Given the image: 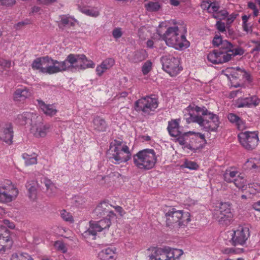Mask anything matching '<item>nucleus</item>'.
<instances>
[{
  "label": "nucleus",
  "instance_id": "obj_42",
  "mask_svg": "<svg viewBox=\"0 0 260 260\" xmlns=\"http://www.w3.org/2000/svg\"><path fill=\"white\" fill-rule=\"evenodd\" d=\"M182 168H187L191 170H196L199 168V165L194 161L186 159L181 166Z\"/></svg>",
  "mask_w": 260,
  "mask_h": 260
},
{
  "label": "nucleus",
  "instance_id": "obj_19",
  "mask_svg": "<svg viewBox=\"0 0 260 260\" xmlns=\"http://www.w3.org/2000/svg\"><path fill=\"white\" fill-rule=\"evenodd\" d=\"M66 71H69L68 56L63 61H58L52 58L48 75L55 74Z\"/></svg>",
  "mask_w": 260,
  "mask_h": 260
},
{
  "label": "nucleus",
  "instance_id": "obj_13",
  "mask_svg": "<svg viewBox=\"0 0 260 260\" xmlns=\"http://www.w3.org/2000/svg\"><path fill=\"white\" fill-rule=\"evenodd\" d=\"M250 236V231L248 227L239 225L233 231L232 244L234 246H244Z\"/></svg>",
  "mask_w": 260,
  "mask_h": 260
},
{
  "label": "nucleus",
  "instance_id": "obj_61",
  "mask_svg": "<svg viewBox=\"0 0 260 260\" xmlns=\"http://www.w3.org/2000/svg\"><path fill=\"white\" fill-rule=\"evenodd\" d=\"M210 2L207 1H204L202 2L201 7L202 9L206 10L208 12V9L209 8Z\"/></svg>",
  "mask_w": 260,
  "mask_h": 260
},
{
  "label": "nucleus",
  "instance_id": "obj_34",
  "mask_svg": "<svg viewBox=\"0 0 260 260\" xmlns=\"http://www.w3.org/2000/svg\"><path fill=\"white\" fill-rule=\"evenodd\" d=\"M239 175V172L234 168L226 169L223 174L224 180L228 183L233 182Z\"/></svg>",
  "mask_w": 260,
  "mask_h": 260
},
{
  "label": "nucleus",
  "instance_id": "obj_56",
  "mask_svg": "<svg viewBox=\"0 0 260 260\" xmlns=\"http://www.w3.org/2000/svg\"><path fill=\"white\" fill-rule=\"evenodd\" d=\"M15 3V0H0V5L4 6H11Z\"/></svg>",
  "mask_w": 260,
  "mask_h": 260
},
{
  "label": "nucleus",
  "instance_id": "obj_46",
  "mask_svg": "<svg viewBox=\"0 0 260 260\" xmlns=\"http://www.w3.org/2000/svg\"><path fill=\"white\" fill-rule=\"evenodd\" d=\"M54 246L57 250L62 253H65L67 251V248L66 245L61 241H56L54 244Z\"/></svg>",
  "mask_w": 260,
  "mask_h": 260
},
{
  "label": "nucleus",
  "instance_id": "obj_35",
  "mask_svg": "<svg viewBox=\"0 0 260 260\" xmlns=\"http://www.w3.org/2000/svg\"><path fill=\"white\" fill-rule=\"evenodd\" d=\"M236 71L240 72L242 74L243 78L248 83H250L252 81L250 75L245 71L242 70L239 67H237L236 68H232L226 69V72L228 73H231L232 76L235 78H237V76L235 74Z\"/></svg>",
  "mask_w": 260,
  "mask_h": 260
},
{
  "label": "nucleus",
  "instance_id": "obj_43",
  "mask_svg": "<svg viewBox=\"0 0 260 260\" xmlns=\"http://www.w3.org/2000/svg\"><path fill=\"white\" fill-rule=\"evenodd\" d=\"M145 7L148 11L154 12L158 11L160 7V4L157 2H150L145 4Z\"/></svg>",
  "mask_w": 260,
  "mask_h": 260
},
{
  "label": "nucleus",
  "instance_id": "obj_1",
  "mask_svg": "<svg viewBox=\"0 0 260 260\" xmlns=\"http://www.w3.org/2000/svg\"><path fill=\"white\" fill-rule=\"evenodd\" d=\"M182 27L184 28L180 23L175 20H171L161 22L157 31L168 46L182 50L190 45L186 38L185 29L183 30Z\"/></svg>",
  "mask_w": 260,
  "mask_h": 260
},
{
  "label": "nucleus",
  "instance_id": "obj_55",
  "mask_svg": "<svg viewBox=\"0 0 260 260\" xmlns=\"http://www.w3.org/2000/svg\"><path fill=\"white\" fill-rule=\"evenodd\" d=\"M216 26L217 29L221 32L225 31V24L224 22H222L220 21H218L216 23Z\"/></svg>",
  "mask_w": 260,
  "mask_h": 260
},
{
  "label": "nucleus",
  "instance_id": "obj_14",
  "mask_svg": "<svg viewBox=\"0 0 260 260\" xmlns=\"http://www.w3.org/2000/svg\"><path fill=\"white\" fill-rule=\"evenodd\" d=\"M185 136L189 137L188 149L194 151L202 148L207 143L205 135L201 133L189 131Z\"/></svg>",
  "mask_w": 260,
  "mask_h": 260
},
{
  "label": "nucleus",
  "instance_id": "obj_21",
  "mask_svg": "<svg viewBox=\"0 0 260 260\" xmlns=\"http://www.w3.org/2000/svg\"><path fill=\"white\" fill-rule=\"evenodd\" d=\"M111 206L108 203L103 201L96 207L93 211V214L99 217L106 215L110 218H114L116 215L113 211L110 210Z\"/></svg>",
  "mask_w": 260,
  "mask_h": 260
},
{
  "label": "nucleus",
  "instance_id": "obj_39",
  "mask_svg": "<svg viewBox=\"0 0 260 260\" xmlns=\"http://www.w3.org/2000/svg\"><path fill=\"white\" fill-rule=\"evenodd\" d=\"M11 260H34L30 255L26 252H17L13 253Z\"/></svg>",
  "mask_w": 260,
  "mask_h": 260
},
{
  "label": "nucleus",
  "instance_id": "obj_16",
  "mask_svg": "<svg viewBox=\"0 0 260 260\" xmlns=\"http://www.w3.org/2000/svg\"><path fill=\"white\" fill-rule=\"evenodd\" d=\"M34 94L33 89L22 85H19L13 93V100L16 102L24 103Z\"/></svg>",
  "mask_w": 260,
  "mask_h": 260
},
{
  "label": "nucleus",
  "instance_id": "obj_12",
  "mask_svg": "<svg viewBox=\"0 0 260 260\" xmlns=\"http://www.w3.org/2000/svg\"><path fill=\"white\" fill-rule=\"evenodd\" d=\"M112 219L106 218L98 221H90V227L82 234L83 236L85 238L92 236V239H94L97 232H100L109 228L111 224V220Z\"/></svg>",
  "mask_w": 260,
  "mask_h": 260
},
{
  "label": "nucleus",
  "instance_id": "obj_17",
  "mask_svg": "<svg viewBox=\"0 0 260 260\" xmlns=\"http://www.w3.org/2000/svg\"><path fill=\"white\" fill-rule=\"evenodd\" d=\"M52 58L48 56L37 58L31 63L32 69L48 75Z\"/></svg>",
  "mask_w": 260,
  "mask_h": 260
},
{
  "label": "nucleus",
  "instance_id": "obj_47",
  "mask_svg": "<svg viewBox=\"0 0 260 260\" xmlns=\"http://www.w3.org/2000/svg\"><path fill=\"white\" fill-rule=\"evenodd\" d=\"M152 63L150 60L146 61L142 67V72L144 75H147L152 69Z\"/></svg>",
  "mask_w": 260,
  "mask_h": 260
},
{
  "label": "nucleus",
  "instance_id": "obj_4",
  "mask_svg": "<svg viewBox=\"0 0 260 260\" xmlns=\"http://www.w3.org/2000/svg\"><path fill=\"white\" fill-rule=\"evenodd\" d=\"M166 224L172 227L177 225L179 226L186 225L190 221V215L188 212L177 210L169 207L165 210Z\"/></svg>",
  "mask_w": 260,
  "mask_h": 260
},
{
  "label": "nucleus",
  "instance_id": "obj_9",
  "mask_svg": "<svg viewBox=\"0 0 260 260\" xmlns=\"http://www.w3.org/2000/svg\"><path fill=\"white\" fill-rule=\"evenodd\" d=\"M19 193L16 186L10 180L0 185V202L8 204L16 200Z\"/></svg>",
  "mask_w": 260,
  "mask_h": 260
},
{
  "label": "nucleus",
  "instance_id": "obj_57",
  "mask_svg": "<svg viewBox=\"0 0 260 260\" xmlns=\"http://www.w3.org/2000/svg\"><path fill=\"white\" fill-rule=\"evenodd\" d=\"M238 14L236 13H233L230 15L228 14L226 18L227 23L231 24L232 23L237 17Z\"/></svg>",
  "mask_w": 260,
  "mask_h": 260
},
{
  "label": "nucleus",
  "instance_id": "obj_20",
  "mask_svg": "<svg viewBox=\"0 0 260 260\" xmlns=\"http://www.w3.org/2000/svg\"><path fill=\"white\" fill-rule=\"evenodd\" d=\"M13 127L10 123H3L0 125V140L8 144L12 143L13 138Z\"/></svg>",
  "mask_w": 260,
  "mask_h": 260
},
{
  "label": "nucleus",
  "instance_id": "obj_53",
  "mask_svg": "<svg viewBox=\"0 0 260 260\" xmlns=\"http://www.w3.org/2000/svg\"><path fill=\"white\" fill-rule=\"evenodd\" d=\"M178 142L180 144L183 145L184 148L188 149L189 137H186L185 133L183 134V138H179Z\"/></svg>",
  "mask_w": 260,
  "mask_h": 260
},
{
  "label": "nucleus",
  "instance_id": "obj_10",
  "mask_svg": "<svg viewBox=\"0 0 260 260\" xmlns=\"http://www.w3.org/2000/svg\"><path fill=\"white\" fill-rule=\"evenodd\" d=\"M69 71L74 69L85 70L88 68H93L94 63L88 60L84 54H70L68 56Z\"/></svg>",
  "mask_w": 260,
  "mask_h": 260
},
{
  "label": "nucleus",
  "instance_id": "obj_49",
  "mask_svg": "<svg viewBox=\"0 0 260 260\" xmlns=\"http://www.w3.org/2000/svg\"><path fill=\"white\" fill-rule=\"evenodd\" d=\"M220 6L218 2H210V6L208 9L209 13L216 14L217 11L219 10Z\"/></svg>",
  "mask_w": 260,
  "mask_h": 260
},
{
  "label": "nucleus",
  "instance_id": "obj_24",
  "mask_svg": "<svg viewBox=\"0 0 260 260\" xmlns=\"http://www.w3.org/2000/svg\"><path fill=\"white\" fill-rule=\"evenodd\" d=\"M51 129L49 124L39 123L32 125L31 128V133L36 138H44Z\"/></svg>",
  "mask_w": 260,
  "mask_h": 260
},
{
  "label": "nucleus",
  "instance_id": "obj_5",
  "mask_svg": "<svg viewBox=\"0 0 260 260\" xmlns=\"http://www.w3.org/2000/svg\"><path fill=\"white\" fill-rule=\"evenodd\" d=\"M134 163L139 169L148 170L152 169L157 160L154 150L145 149L139 151L133 156Z\"/></svg>",
  "mask_w": 260,
  "mask_h": 260
},
{
  "label": "nucleus",
  "instance_id": "obj_50",
  "mask_svg": "<svg viewBox=\"0 0 260 260\" xmlns=\"http://www.w3.org/2000/svg\"><path fill=\"white\" fill-rule=\"evenodd\" d=\"M0 67L4 70H7L11 68V61L4 58H0Z\"/></svg>",
  "mask_w": 260,
  "mask_h": 260
},
{
  "label": "nucleus",
  "instance_id": "obj_31",
  "mask_svg": "<svg viewBox=\"0 0 260 260\" xmlns=\"http://www.w3.org/2000/svg\"><path fill=\"white\" fill-rule=\"evenodd\" d=\"M37 115L31 112H24L17 116V122L21 125H24L27 123H31L32 119L36 118Z\"/></svg>",
  "mask_w": 260,
  "mask_h": 260
},
{
  "label": "nucleus",
  "instance_id": "obj_54",
  "mask_svg": "<svg viewBox=\"0 0 260 260\" xmlns=\"http://www.w3.org/2000/svg\"><path fill=\"white\" fill-rule=\"evenodd\" d=\"M122 34V29L120 27H116L112 31V36L115 39H119Z\"/></svg>",
  "mask_w": 260,
  "mask_h": 260
},
{
  "label": "nucleus",
  "instance_id": "obj_60",
  "mask_svg": "<svg viewBox=\"0 0 260 260\" xmlns=\"http://www.w3.org/2000/svg\"><path fill=\"white\" fill-rule=\"evenodd\" d=\"M42 181L46 187V190L54 184L50 180L46 178H43Z\"/></svg>",
  "mask_w": 260,
  "mask_h": 260
},
{
  "label": "nucleus",
  "instance_id": "obj_23",
  "mask_svg": "<svg viewBox=\"0 0 260 260\" xmlns=\"http://www.w3.org/2000/svg\"><path fill=\"white\" fill-rule=\"evenodd\" d=\"M12 240L10 236L9 231L4 228H0V251H5L11 247Z\"/></svg>",
  "mask_w": 260,
  "mask_h": 260
},
{
  "label": "nucleus",
  "instance_id": "obj_11",
  "mask_svg": "<svg viewBox=\"0 0 260 260\" xmlns=\"http://www.w3.org/2000/svg\"><path fill=\"white\" fill-rule=\"evenodd\" d=\"M239 143L246 150H252L258 145L259 139L256 132L245 131L238 135Z\"/></svg>",
  "mask_w": 260,
  "mask_h": 260
},
{
  "label": "nucleus",
  "instance_id": "obj_45",
  "mask_svg": "<svg viewBox=\"0 0 260 260\" xmlns=\"http://www.w3.org/2000/svg\"><path fill=\"white\" fill-rule=\"evenodd\" d=\"M145 58V52L144 51H137L135 53L133 61L137 62L142 61Z\"/></svg>",
  "mask_w": 260,
  "mask_h": 260
},
{
  "label": "nucleus",
  "instance_id": "obj_28",
  "mask_svg": "<svg viewBox=\"0 0 260 260\" xmlns=\"http://www.w3.org/2000/svg\"><path fill=\"white\" fill-rule=\"evenodd\" d=\"M180 121V119H177L171 120L168 122L167 129L171 136L177 137L181 135L179 130Z\"/></svg>",
  "mask_w": 260,
  "mask_h": 260
},
{
  "label": "nucleus",
  "instance_id": "obj_36",
  "mask_svg": "<svg viewBox=\"0 0 260 260\" xmlns=\"http://www.w3.org/2000/svg\"><path fill=\"white\" fill-rule=\"evenodd\" d=\"M93 127L95 129L99 132H104L106 130L107 125L104 119L96 117L93 120Z\"/></svg>",
  "mask_w": 260,
  "mask_h": 260
},
{
  "label": "nucleus",
  "instance_id": "obj_8",
  "mask_svg": "<svg viewBox=\"0 0 260 260\" xmlns=\"http://www.w3.org/2000/svg\"><path fill=\"white\" fill-rule=\"evenodd\" d=\"M161 62L163 70L171 77L177 76L182 70L179 58L172 55L167 54L162 56L161 57Z\"/></svg>",
  "mask_w": 260,
  "mask_h": 260
},
{
  "label": "nucleus",
  "instance_id": "obj_3",
  "mask_svg": "<svg viewBox=\"0 0 260 260\" xmlns=\"http://www.w3.org/2000/svg\"><path fill=\"white\" fill-rule=\"evenodd\" d=\"M148 260H180L182 250L170 247H151L148 249Z\"/></svg>",
  "mask_w": 260,
  "mask_h": 260
},
{
  "label": "nucleus",
  "instance_id": "obj_6",
  "mask_svg": "<svg viewBox=\"0 0 260 260\" xmlns=\"http://www.w3.org/2000/svg\"><path fill=\"white\" fill-rule=\"evenodd\" d=\"M110 152L111 158L115 160L116 164L125 162L131 157L132 154L128 147L122 145L121 142L119 141H114L111 143Z\"/></svg>",
  "mask_w": 260,
  "mask_h": 260
},
{
  "label": "nucleus",
  "instance_id": "obj_38",
  "mask_svg": "<svg viewBox=\"0 0 260 260\" xmlns=\"http://www.w3.org/2000/svg\"><path fill=\"white\" fill-rule=\"evenodd\" d=\"M22 157L25 161V164L27 166H30L36 164L37 162V155L36 153L28 154L24 153L22 154Z\"/></svg>",
  "mask_w": 260,
  "mask_h": 260
},
{
  "label": "nucleus",
  "instance_id": "obj_63",
  "mask_svg": "<svg viewBox=\"0 0 260 260\" xmlns=\"http://www.w3.org/2000/svg\"><path fill=\"white\" fill-rule=\"evenodd\" d=\"M242 27L243 30L246 31L247 33L251 32L252 31V27L250 24L248 23L242 24Z\"/></svg>",
  "mask_w": 260,
  "mask_h": 260
},
{
  "label": "nucleus",
  "instance_id": "obj_22",
  "mask_svg": "<svg viewBox=\"0 0 260 260\" xmlns=\"http://www.w3.org/2000/svg\"><path fill=\"white\" fill-rule=\"evenodd\" d=\"M219 49L222 52H226L228 54L232 56H235L237 55H242L244 53V50L240 47L234 48V46L227 40H223L219 47Z\"/></svg>",
  "mask_w": 260,
  "mask_h": 260
},
{
  "label": "nucleus",
  "instance_id": "obj_59",
  "mask_svg": "<svg viewBox=\"0 0 260 260\" xmlns=\"http://www.w3.org/2000/svg\"><path fill=\"white\" fill-rule=\"evenodd\" d=\"M4 225L8 227L11 229H14L15 227V224L14 222L10 221L8 219H5L3 220Z\"/></svg>",
  "mask_w": 260,
  "mask_h": 260
},
{
  "label": "nucleus",
  "instance_id": "obj_37",
  "mask_svg": "<svg viewBox=\"0 0 260 260\" xmlns=\"http://www.w3.org/2000/svg\"><path fill=\"white\" fill-rule=\"evenodd\" d=\"M260 167V159L256 158H250L244 164V167L246 170L256 169Z\"/></svg>",
  "mask_w": 260,
  "mask_h": 260
},
{
  "label": "nucleus",
  "instance_id": "obj_62",
  "mask_svg": "<svg viewBox=\"0 0 260 260\" xmlns=\"http://www.w3.org/2000/svg\"><path fill=\"white\" fill-rule=\"evenodd\" d=\"M29 23V20H25V21H20V22H19L18 23H17L16 25H15V28L17 29H20L22 26L25 25H26V24H28Z\"/></svg>",
  "mask_w": 260,
  "mask_h": 260
},
{
  "label": "nucleus",
  "instance_id": "obj_30",
  "mask_svg": "<svg viewBox=\"0 0 260 260\" xmlns=\"http://www.w3.org/2000/svg\"><path fill=\"white\" fill-rule=\"evenodd\" d=\"M26 187L28 191L29 198L34 201L36 199L37 196L38 183L36 180L27 181Z\"/></svg>",
  "mask_w": 260,
  "mask_h": 260
},
{
  "label": "nucleus",
  "instance_id": "obj_51",
  "mask_svg": "<svg viewBox=\"0 0 260 260\" xmlns=\"http://www.w3.org/2000/svg\"><path fill=\"white\" fill-rule=\"evenodd\" d=\"M47 193L49 197H54L57 194L58 189L54 184L46 190Z\"/></svg>",
  "mask_w": 260,
  "mask_h": 260
},
{
  "label": "nucleus",
  "instance_id": "obj_48",
  "mask_svg": "<svg viewBox=\"0 0 260 260\" xmlns=\"http://www.w3.org/2000/svg\"><path fill=\"white\" fill-rule=\"evenodd\" d=\"M228 16V12L226 10L218 11L216 14H213L214 18L218 19H225Z\"/></svg>",
  "mask_w": 260,
  "mask_h": 260
},
{
  "label": "nucleus",
  "instance_id": "obj_7",
  "mask_svg": "<svg viewBox=\"0 0 260 260\" xmlns=\"http://www.w3.org/2000/svg\"><path fill=\"white\" fill-rule=\"evenodd\" d=\"M158 99L151 95L143 96L134 103V109L144 115H149L158 107Z\"/></svg>",
  "mask_w": 260,
  "mask_h": 260
},
{
  "label": "nucleus",
  "instance_id": "obj_2",
  "mask_svg": "<svg viewBox=\"0 0 260 260\" xmlns=\"http://www.w3.org/2000/svg\"><path fill=\"white\" fill-rule=\"evenodd\" d=\"M183 113L187 123H197L206 132H216L219 126L218 116L209 112L204 107L189 105L184 110Z\"/></svg>",
  "mask_w": 260,
  "mask_h": 260
},
{
  "label": "nucleus",
  "instance_id": "obj_32",
  "mask_svg": "<svg viewBox=\"0 0 260 260\" xmlns=\"http://www.w3.org/2000/svg\"><path fill=\"white\" fill-rule=\"evenodd\" d=\"M228 118L231 122L236 124L239 130L242 131L246 128L245 122L237 115L230 113L228 114Z\"/></svg>",
  "mask_w": 260,
  "mask_h": 260
},
{
  "label": "nucleus",
  "instance_id": "obj_58",
  "mask_svg": "<svg viewBox=\"0 0 260 260\" xmlns=\"http://www.w3.org/2000/svg\"><path fill=\"white\" fill-rule=\"evenodd\" d=\"M252 42L254 44L251 52H259L260 51V41H252Z\"/></svg>",
  "mask_w": 260,
  "mask_h": 260
},
{
  "label": "nucleus",
  "instance_id": "obj_18",
  "mask_svg": "<svg viewBox=\"0 0 260 260\" xmlns=\"http://www.w3.org/2000/svg\"><path fill=\"white\" fill-rule=\"evenodd\" d=\"M208 60L213 64H221L231 59V55L220 50H214L207 55Z\"/></svg>",
  "mask_w": 260,
  "mask_h": 260
},
{
  "label": "nucleus",
  "instance_id": "obj_29",
  "mask_svg": "<svg viewBox=\"0 0 260 260\" xmlns=\"http://www.w3.org/2000/svg\"><path fill=\"white\" fill-rule=\"evenodd\" d=\"M114 60L109 58L103 60L102 63L96 68V75L101 76L107 70L110 69L114 64Z\"/></svg>",
  "mask_w": 260,
  "mask_h": 260
},
{
  "label": "nucleus",
  "instance_id": "obj_25",
  "mask_svg": "<svg viewBox=\"0 0 260 260\" xmlns=\"http://www.w3.org/2000/svg\"><path fill=\"white\" fill-rule=\"evenodd\" d=\"M116 249L114 247H107L102 249L98 253L100 260H116L117 258Z\"/></svg>",
  "mask_w": 260,
  "mask_h": 260
},
{
  "label": "nucleus",
  "instance_id": "obj_15",
  "mask_svg": "<svg viewBox=\"0 0 260 260\" xmlns=\"http://www.w3.org/2000/svg\"><path fill=\"white\" fill-rule=\"evenodd\" d=\"M213 215L220 224L225 225L230 224L233 215L229 204L228 203H221L219 210L214 212Z\"/></svg>",
  "mask_w": 260,
  "mask_h": 260
},
{
  "label": "nucleus",
  "instance_id": "obj_52",
  "mask_svg": "<svg viewBox=\"0 0 260 260\" xmlns=\"http://www.w3.org/2000/svg\"><path fill=\"white\" fill-rule=\"evenodd\" d=\"M223 40L219 34H217L214 37L212 44L215 47H219Z\"/></svg>",
  "mask_w": 260,
  "mask_h": 260
},
{
  "label": "nucleus",
  "instance_id": "obj_44",
  "mask_svg": "<svg viewBox=\"0 0 260 260\" xmlns=\"http://www.w3.org/2000/svg\"><path fill=\"white\" fill-rule=\"evenodd\" d=\"M60 215L61 218L66 221H68L71 223L74 221L72 214L64 210L61 211Z\"/></svg>",
  "mask_w": 260,
  "mask_h": 260
},
{
  "label": "nucleus",
  "instance_id": "obj_26",
  "mask_svg": "<svg viewBox=\"0 0 260 260\" xmlns=\"http://www.w3.org/2000/svg\"><path fill=\"white\" fill-rule=\"evenodd\" d=\"M37 102L39 108L46 115L53 116L56 114L57 111L54 105L47 104L41 100H37Z\"/></svg>",
  "mask_w": 260,
  "mask_h": 260
},
{
  "label": "nucleus",
  "instance_id": "obj_33",
  "mask_svg": "<svg viewBox=\"0 0 260 260\" xmlns=\"http://www.w3.org/2000/svg\"><path fill=\"white\" fill-rule=\"evenodd\" d=\"M235 185L239 189L242 191L246 190L248 187H250V184L247 183L246 179L243 175L239 174L233 182Z\"/></svg>",
  "mask_w": 260,
  "mask_h": 260
},
{
  "label": "nucleus",
  "instance_id": "obj_41",
  "mask_svg": "<svg viewBox=\"0 0 260 260\" xmlns=\"http://www.w3.org/2000/svg\"><path fill=\"white\" fill-rule=\"evenodd\" d=\"M76 22V20L73 17L68 15H62L60 17V23L64 25L73 26Z\"/></svg>",
  "mask_w": 260,
  "mask_h": 260
},
{
  "label": "nucleus",
  "instance_id": "obj_64",
  "mask_svg": "<svg viewBox=\"0 0 260 260\" xmlns=\"http://www.w3.org/2000/svg\"><path fill=\"white\" fill-rule=\"evenodd\" d=\"M252 207L255 210L260 212V201L253 203Z\"/></svg>",
  "mask_w": 260,
  "mask_h": 260
},
{
  "label": "nucleus",
  "instance_id": "obj_27",
  "mask_svg": "<svg viewBox=\"0 0 260 260\" xmlns=\"http://www.w3.org/2000/svg\"><path fill=\"white\" fill-rule=\"evenodd\" d=\"M259 102L260 99H258L255 95H253L239 100L238 103V107H256L259 104Z\"/></svg>",
  "mask_w": 260,
  "mask_h": 260
},
{
  "label": "nucleus",
  "instance_id": "obj_40",
  "mask_svg": "<svg viewBox=\"0 0 260 260\" xmlns=\"http://www.w3.org/2000/svg\"><path fill=\"white\" fill-rule=\"evenodd\" d=\"M80 11L83 13L91 17H96L100 15L99 10L97 8H80Z\"/></svg>",
  "mask_w": 260,
  "mask_h": 260
}]
</instances>
